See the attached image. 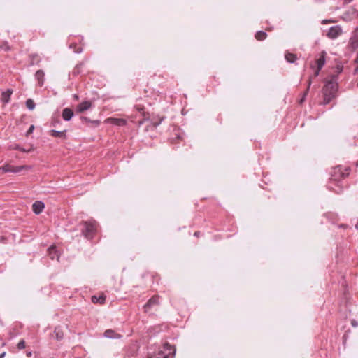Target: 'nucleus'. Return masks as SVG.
<instances>
[{"label": "nucleus", "instance_id": "obj_33", "mask_svg": "<svg viewBox=\"0 0 358 358\" xmlns=\"http://www.w3.org/2000/svg\"><path fill=\"white\" fill-rule=\"evenodd\" d=\"M5 355H6L5 352L0 354V358H3L5 356Z\"/></svg>", "mask_w": 358, "mask_h": 358}, {"label": "nucleus", "instance_id": "obj_30", "mask_svg": "<svg viewBox=\"0 0 358 358\" xmlns=\"http://www.w3.org/2000/svg\"><path fill=\"white\" fill-rule=\"evenodd\" d=\"M82 121L83 122H90V120L87 117H82Z\"/></svg>", "mask_w": 358, "mask_h": 358}, {"label": "nucleus", "instance_id": "obj_8", "mask_svg": "<svg viewBox=\"0 0 358 358\" xmlns=\"http://www.w3.org/2000/svg\"><path fill=\"white\" fill-rule=\"evenodd\" d=\"M45 205L42 201H37L32 205V210L36 214H40L44 209Z\"/></svg>", "mask_w": 358, "mask_h": 358}, {"label": "nucleus", "instance_id": "obj_15", "mask_svg": "<svg viewBox=\"0 0 358 358\" xmlns=\"http://www.w3.org/2000/svg\"><path fill=\"white\" fill-rule=\"evenodd\" d=\"M50 134L53 137L65 138L66 130L60 131L52 129L50 131Z\"/></svg>", "mask_w": 358, "mask_h": 358}, {"label": "nucleus", "instance_id": "obj_20", "mask_svg": "<svg viewBox=\"0 0 358 358\" xmlns=\"http://www.w3.org/2000/svg\"><path fill=\"white\" fill-rule=\"evenodd\" d=\"M266 33L263 31H259L255 34V38L258 41H263L266 38Z\"/></svg>", "mask_w": 358, "mask_h": 358}, {"label": "nucleus", "instance_id": "obj_16", "mask_svg": "<svg viewBox=\"0 0 358 358\" xmlns=\"http://www.w3.org/2000/svg\"><path fill=\"white\" fill-rule=\"evenodd\" d=\"M48 254L52 259H56L57 260L59 259V255L57 253V251L54 246H51L48 248Z\"/></svg>", "mask_w": 358, "mask_h": 358}, {"label": "nucleus", "instance_id": "obj_35", "mask_svg": "<svg viewBox=\"0 0 358 358\" xmlns=\"http://www.w3.org/2000/svg\"><path fill=\"white\" fill-rule=\"evenodd\" d=\"M20 150L22 152H27L25 149H22V148L20 149Z\"/></svg>", "mask_w": 358, "mask_h": 358}, {"label": "nucleus", "instance_id": "obj_31", "mask_svg": "<svg viewBox=\"0 0 358 358\" xmlns=\"http://www.w3.org/2000/svg\"><path fill=\"white\" fill-rule=\"evenodd\" d=\"M94 124H95L96 126H98L100 123V122L99 120H94L92 122Z\"/></svg>", "mask_w": 358, "mask_h": 358}, {"label": "nucleus", "instance_id": "obj_25", "mask_svg": "<svg viewBox=\"0 0 358 358\" xmlns=\"http://www.w3.org/2000/svg\"><path fill=\"white\" fill-rule=\"evenodd\" d=\"M1 49L5 50V51H8L10 50V47L8 45V44L5 42V43H3L1 45Z\"/></svg>", "mask_w": 358, "mask_h": 358}, {"label": "nucleus", "instance_id": "obj_38", "mask_svg": "<svg viewBox=\"0 0 358 358\" xmlns=\"http://www.w3.org/2000/svg\"><path fill=\"white\" fill-rule=\"evenodd\" d=\"M355 71H356V72H357V71H358V68H357V69H355Z\"/></svg>", "mask_w": 358, "mask_h": 358}, {"label": "nucleus", "instance_id": "obj_14", "mask_svg": "<svg viewBox=\"0 0 358 358\" xmlns=\"http://www.w3.org/2000/svg\"><path fill=\"white\" fill-rule=\"evenodd\" d=\"M13 94V90L8 89V90L3 92L1 94V100L5 103H7L9 102L10 96Z\"/></svg>", "mask_w": 358, "mask_h": 358}, {"label": "nucleus", "instance_id": "obj_36", "mask_svg": "<svg viewBox=\"0 0 358 358\" xmlns=\"http://www.w3.org/2000/svg\"><path fill=\"white\" fill-rule=\"evenodd\" d=\"M15 149L20 150V149H21V148H20L18 145H17V146L15 148Z\"/></svg>", "mask_w": 358, "mask_h": 358}, {"label": "nucleus", "instance_id": "obj_13", "mask_svg": "<svg viewBox=\"0 0 358 358\" xmlns=\"http://www.w3.org/2000/svg\"><path fill=\"white\" fill-rule=\"evenodd\" d=\"M44 76H45V73H44L43 71L38 70L36 72L35 77H36V79L38 80V85L40 86H42L44 83Z\"/></svg>", "mask_w": 358, "mask_h": 358}, {"label": "nucleus", "instance_id": "obj_21", "mask_svg": "<svg viewBox=\"0 0 358 358\" xmlns=\"http://www.w3.org/2000/svg\"><path fill=\"white\" fill-rule=\"evenodd\" d=\"M338 173L341 174V178H344V177L347 176L349 174V173H348V172H347V173H343V172H342V171H341V166H337V167H336V168L334 169V173L335 175H336V174H337V173Z\"/></svg>", "mask_w": 358, "mask_h": 358}, {"label": "nucleus", "instance_id": "obj_7", "mask_svg": "<svg viewBox=\"0 0 358 358\" xmlns=\"http://www.w3.org/2000/svg\"><path fill=\"white\" fill-rule=\"evenodd\" d=\"M103 336L110 339H120L122 336L113 329H107L104 331Z\"/></svg>", "mask_w": 358, "mask_h": 358}, {"label": "nucleus", "instance_id": "obj_5", "mask_svg": "<svg viewBox=\"0 0 358 358\" xmlns=\"http://www.w3.org/2000/svg\"><path fill=\"white\" fill-rule=\"evenodd\" d=\"M342 34V29L340 26L336 25L331 27L327 34V36L328 38L331 39H335L338 38Z\"/></svg>", "mask_w": 358, "mask_h": 358}, {"label": "nucleus", "instance_id": "obj_17", "mask_svg": "<svg viewBox=\"0 0 358 358\" xmlns=\"http://www.w3.org/2000/svg\"><path fill=\"white\" fill-rule=\"evenodd\" d=\"M106 301V296L101 295L100 296H92V302L94 303L103 304Z\"/></svg>", "mask_w": 358, "mask_h": 358}, {"label": "nucleus", "instance_id": "obj_23", "mask_svg": "<svg viewBox=\"0 0 358 358\" xmlns=\"http://www.w3.org/2000/svg\"><path fill=\"white\" fill-rule=\"evenodd\" d=\"M54 333L55 334V337L57 340L59 341L63 338V332L59 328H55Z\"/></svg>", "mask_w": 358, "mask_h": 358}, {"label": "nucleus", "instance_id": "obj_37", "mask_svg": "<svg viewBox=\"0 0 358 358\" xmlns=\"http://www.w3.org/2000/svg\"><path fill=\"white\" fill-rule=\"evenodd\" d=\"M141 109H142V108H140V107H138V108H137V110H141Z\"/></svg>", "mask_w": 358, "mask_h": 358}, {"label": "nucleus", "instance_id": "obj_39", "mask_svg": "<svg viewBox=\"0 0 358 358\" xmlns=\"http://www.w3.org/2000/svg\"><path fill=\"white\" fill-rule=\"evenodd\" d=\"M357 166H358V161L357 162Z\"/></svg>", "mask_w": 358, "mask_h": 358}, {"label": "nucleus", "instance_id": "obj_27", "mask_svg": "<svg viewBox=\"0 0 358 358\" xmlns=\"http://www.w3.org/2000/svg\"><path fill=\"white\" fill-rule=\"evenodd\" d=\"M351 324L355 327H358V322H357L356 320H352L351 322Z\"/></svg>", "mask_w": 358, "mask_h": 358}, {"label": "nucleus", "instance_id": "obj_28", "mask_svg": "<svg viewBox=\"0 0 358 358\" xmlns=\"http://www.w3.org/2000/svg\"><path fill=\"white\" fill-rule=\"evenodd\" d=\"M34 129V125H31V126L29 127V130L27 131V134H29L32 133V131H33Z\"/></svg>", "mask_w": 358, "mask_h": 358}, {"label": "nucleus", "instance_id": "obj_11", "mask_svg": "<svg viewBox=\"0 0 358 358\" xmlns=\"http://www.w3.org/2000/svg\"><path fill=\"white\" fill-rule=\"evenodd\" d=\"M62 116L65 121H69L73 116V112L71 109L66 108L62 110Z\"/></svg>", "mask_w": 358, "mask_h": 358}, {"label": "nucleus", "instance_id": "obj_22", "mask_svg": "<svg viewBox=\"0 0 358 358\" xmlns=\"http://www.w3.org/2000/svg\"><path fill=\"white\" fill-rule=\"evenodd\" d=\"M26 106L29 110H34L35 108V103L34 101L31 99H29L26 101Z\"/></svg>", "mask_w": 358, "mask_h": 358}, {"label": "nucleus", "instance_id": "obj_4", "mask_svg": "<svg viewBox=\"0 0 358 358\" xmlns=\"http://www.w3.org/2000/svg\"><path fill=\"white\" fill-rule=\"evenodd\" d=\"M84 229L83 233L87 238H92L93 234L96 230V224L94 222H85L84 223Z\"/></svg>", "mask_w": 358, "mask_h": 358}, {"label": "nucleus", "instance_id": "obj_29", "mask_svg": "<svg viewBox=\"0 0 358 358\" xmlns=\"http://www.w3.org/2000/svg\"><path fill=\"white\" fill-rule=\"evenodd\" d=\"M320 70H319V68L317 67V69L315 70L314 73V77H317L320 73Z\"/></svg>", "mask_w": 358, "mask_h": 358}, {"label": "nucleus", "instance_id": "obj_1", "mask_svg": "<svg viewBox=\"0 0 358 358\" xmlns=\"http://www.w3.org/2000/svg\"><path fill=\"white\" fill-rule=\"evenodd\" d=\"M338 89V85L336 80H331L328 81L323 87L324 104H328L335 97Z\"/></svg>", "mask_w": 358, "mask_h": 358}, {"label": "nucleus", "instance_id": "obj_6", "mask_svg": "<svg viewBox=\"0 0 358 358\" xmlns=\"http://www.w3.org/2000/svg\"><path fill=\"white\" fill-rule=\"evenodd\" d=\"M159 296H154L147 302L144 306V310L145 313H148L150 309L155 306H157L159 305Z\"/></svg>", "mask_w": 358, "mask_h": 358}, {"label": "nucleus", "instance_id": "obj_34", "mask_svg": "<svg viewBox=\"0 0 358 358\" xmlns=\"http://www.w3.org/2000/svg\"><path fill=\"white\" fill-rule=\"evenodd\" d=\"M328 22H329L328 20H324L322 21V24H326V23H327Z\"/></svg>", "mask_w": 358, "mask_h": 358}, {"label": "nucleus", "instance_id": "obj_19", "mask_svg": "<svg viewBox=\"0 0 358 358\" xmlns=\"http://www.w3.org/2000/svg\"><path fill=\"white\" fill-rule=\"evenodd\" d=\"M325 64V57H324V52L322 54V55L316 60V64L317 67L319 68V70H321V69L324 66Z\"/></svg>", "mask_w": 358, "mask_h": 358}, {"label": "nucleus", "instance_id": "obj_10", "mask_svg": "<svg viewBox=\"0 0 358 358\" xmlns=\"http://www.w3.org/2000/svg\"><path fill=\"white\" fill-rule=\"evenodd\" d=\"M349 47L352 50H355L358 48V34H354L350 39Z\"/></svg>", "mask_w": 358, "mask_h": 358}, {"label": "nucleus", "instance_id": "obj_24", "mask_svg": "<svg viewBox=\"0 0 358 358\" xmlns=\"http://www.w3.org/2000/svg\"><path fill=\"white\" fill-rule=\"evenodd\" d=\"M310 85H311V78H309L308 83V87H307L306 90L305 91L302 99L300 100L301 103L304 101L306 96L308 94Z\"/></svg>", "mask_w": 358, "mask_h": 358}, {"label": "nucleus", "instance_id": "obj_3", "mask_svg": "<svg viewBox=\"0 0 358 358\" xmlns=\"http://www.w3.org/2000/svg\"><path fill=\"white\" fill-rule=\"evenodd\" d=\"M31 169V166H12L10 164H5L3 166L0 167V172L2 173H19L22 171H29Z\"/></svg>", "mask_w": 358, "mask_h": 358}, {"label": "nucleus", "instance_id": "obj_2", "mask_svg": "<svg viewBox=\"0 0 358 358\" xmlns=\"http://www.w3.org/2000/svg\"><path fill=\"white\" fill-rule=\"evenodd\" d=\"M173 349L169 344H165L163 349H159L157 352L150 355L148 358H172Z\"/></svg>", "mask_w": 358, "mask_h": 358}, {"label": "nucleus", "instance_id": "obj_12", "mask_svg": "<svg viewBox=\"0 0 358 358\" xmlns=\"http://www.w3.org/2000/svg\"><path fill=\"white\" fill-rule=\"evenodd\" d=\"M107 121L117 126H124L126 124L127 121L121 118H109Z\"/></svg>", "mask_w": 358, "mask_h": 358}, {"label": "nucleus", "instance_id": "obj_9", "mask_svg": "<svg viewBox=\"0 0 358 358\" xmlns=\"http://www.w3.org/2000/svg\"><path fill=\"white\" fill-rule=\"evenodd\" d=\"M92 107V103L89 101H85L80 103L77 106V111L78 113H83Z\"/></svg>", "mask_w": 358, "mask_h": 358}, {"label": "nucleus", "instance_id": "obj_18", "mask_svg": "<svg viewBox=\"0 0 358 358\" xmlns=\"http://www.w3.org/2000/svg\"><path fill=\"white\" fill-rule=\"evenodd\" d=\"M285 58L288 62L293 63L296 60L297 57L294 53L286 52L285 54Z\"/></svg>", "mask_w": 358, "mask_h": 358}, {"label": "nucleus", "instance_id": "obj_26", "mask_svg": "<svg viewBox=\"0 0 358 358\" xmlns=\"http://www.w3.org/2000/svg\"><path fill=\"white\" fill-rule=\"evenodd\" d=\"M17 348L20 350L24 349L25 348V341L24 340H21L17 344Z\"/></svg>", "mask_w": 358, "mask_h": 358}, {"label": "nucleus", "instance_id": "obj_32", "mask_svg": "<svg viewBox=\"0 0 358 358\" xmlns=\"http://www.w3.org/2000/svg\"><path fill=\"white\" fill-rule=\"evenodd\" d=\"M194 235L198 237L199 236V231H196Z\"/></svg>", "mask_w": 358, "mask_h": 358}]
</instances>
